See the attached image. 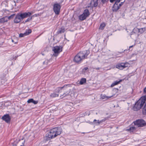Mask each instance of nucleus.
<instances>
[{"instance_id": "f257e3e1", "label": "nucleus", "mask_w": 146, "mask_h": 146, "mask_svg": "<svg viewBox=\"0 0 146 146\" xmlns=\"http://www.w3.org/2000/svg\"><path fill=\"white\" fill-rule=\"evenodd\" d=\"M70 87V85H66L62 87L57 88L56 90V92L59 93L60 97H63L68 95Z\"/></svg>"}, {"instance_id": "f03ea898", "label": "nucleus", "mask_w": 146, "mask_h": 146, "mask_svg": "<svg viewBox=\"0 0 146 146\" xmlns=\"http://www.w3.org/2000/svg\"><path fill=\"white\" fill-rule=\"evenodd\" d=\"M62 131V129L60 128H54L47 131V137L50 139L54 138L60 135Z\"/></svg>"}, {"instance_id": "7ed1b4c3", "label": "nucleus", "mask_w": 146, "mask_h": 146, "mask_svg": "<svg viewBox=\"0 0 146 146\" xmlns=\"http://www.w3.org/2000/svg\"><path fill=\"white\" fill-rule=\"evenodd\" d=\"M145 97H141L135 104L133 107V110L135 111L139 110L142 107L143 105L145 104Z\"/></svg>"}, {"instance_id": "20e7f679", "label": "nucleus", "mask_w": 146, "mask_h": 146, "mask_svg": "<svg viewBox=\"0 0 146 146\" xmlns=\"http://www.w3.org/2000/svg\"><path fill=\"white\" fill-rule=\"evenodd\" d=\"M89 53L90 51L88 50L86 51V53L85 54L80 52L75 56L74 58V61L76 62H79L85 58Z\"/></svg>"}, {"instance_id": "39448f33", "label": "nucleus", "mask_w": 146, "mask_h": 146, "mask_svg": "<svg viewBox=\"0 0 146 146\" xmlns=\"http://www.w3.org/2000/svg\"><path fill=\"white\" fill-rule=\"evenodd\" d=\"M15 17L13 21L14 23H19L23 19L21 12L15 14Z\"/></svg>"}, {"instance_id": "423d86ee", "label": "nucleus", "mask_w": 146, "mask_h": 146, "mask_svg": "<svg viewBox=\"0 0 146 146\" xmlns=\"http://www.w3.org/2000/svg\"><path fill=\"white\" fill-rule=\"evenodd\" d=\"M52 50L54 52L53 55L57 56L62 51V48L61 46H56L53 47Z\"/></svg>"}, {"instance_id": "0eeeda50", "label": "nucleus", "mask_w": 146, "mask_h": 146, "mask_svg": "<svg viewBox=\"0 0 146 146\" xmlns=\"http://www.w3.org/2000/svg\"><path fill=\"white\" fill-rule=\"evenodd\" d=\"M135 126L137 127H142L144 126L146 123L142 119H139L137 120L134 122Z\"/></svg>"}, {"instance_id": "6e6552de", "label": "nucleus", "mask_w": 146, "mask_h": 146, "mask_svg": "<svg viewBox=\"0 0 146 146\" xmlns=\"http://www.w3.org/2000/svg\"><path fill=\"white\" fill-rule=\"evenodd\" d=\"M89 15V13L88 10L86 9L84 10L83 13L79 17V18L80 20L82 21L88 17Z\"/></svg>"}, {"instance_id": "1a4fd4ad", "label": "nucleus", "mask_w": 146, "mask_h": 146, "mask_svg": "<svg viewBox=\"0 0 146 146\" xmlns=\"http://www.w3.org/2000/svg\"><path fill=\"white\" fill-rule=\"evenodd\" d=\"M60 5L58 4H56L54 6L53 10L55 13L58 15L60 13Z\"/></svg>"}, {"instance_id": "9d476101", "label": "nucleus", "mask_w": 146, "mask_h": 146, "mask_svg": "<svg viewBox=\"0 0 146 146\" xmlns=\"http://www.w3.org/2000/svg\"><path fill=\"white\" fill-rule=\"evenodd\" d=\"M1 119L5 121L7 123L10 122L11 118L9 114H6L2 117Z\"/></svg>"}, {"instance_id": "9b49d317", "label": "nucleus", "mask_w": 146, "mask_h": 146, "mask_svg": "<svg viewBox=\"0 0 146 146\" xmlns=\"http://www.w3.org/2000/svg\"><path fill=\"white\" fill-rule=\"evenodd\" d=\"M21 12L23 19L27 17H30L33 13V12Z\"/></svg>"}, {"instance_id": "f8f14e48", "label": "nucleus", "mask_w": 146, "mask_h": 146, "mask_svg": "<svg viewBox=\"0 0 146 146\" xmlns=\"http://www.w3.org/2000/svg\"><path fill=\"white\" fill-rule=\"evenodd\" d=\"M127 64V63H123L118 64L116 65V67L120 70H122L127 67V66H126Z\"/></svg>"}, {"instance_id": "ddd939ff", "label": "nucleus", "mask_w": 146, "mask_h": 146, "mask_svg": "<svg viewBox=\"0 0 146 146\" xmlns=\"http://www.w3.org/2000/svg\"><path fill=\"white\" fill-rule=\"evenodd\" d=\"M119 2L117 1V0H116L115 3L114 4L112 8L113 12H116L119 9V6L117 4Z\"/></svg>"}, {"instance_id": "4468645a", "label": "nucleus", "mask_w": 146, "mask_h": 146, "mask_svg": "<svg viewBox=\"0 0 146 146\" xmlns=\"http://www.w3.org/2000/svg\"><path fill=\"white\" fill-rule=\"evenodd\" d=\"M8 21L7 16H5L1 18H0V23H4Z\"/></svg>"}, {"instance_id": "2eb2a0df", "label": "nucleus", "mask_w": 146, "mask_h": 146, "mask_svg": "<svg viewBox=\"0 0 146 146\" xmlns=\"http://www.w3.org/2000/svg\"><path fill=\"white\" fill-rule=\"evenodd\" d=\"M27 102L28 103H33L34 104H37L38 103V101H35L33 99L31 98L28 100Z\"/></svg>"}, {"instance_id": "dca6fc26", "label": "nucleus", "mask_w": 146, "mask_h": 146, "mask_svg": "<svg viewBox=\"0 0 146 146\" xmlns=\"http://www.w3.org/2000/svg\"><path fill=\"white\" fill-rule=\"evenodd\" d=\"M65 31V28L63 27H62L61 28H59L57 32V33L58 34H59L60 33H63Z\"/></svg>"}, {"instance_id": "f3484780", "label": "nucleus", "mask_w": 146, "mask_h": 146, "mask_svg": "<svg viewBox=\"0 0 146 146\" xmlns=\"http://www.w3.org/2000/svg\"><path fill=\"white\" fill-rule=\"evenodd\" d=\"M137 128L135 126L134 127H130L129 129H127V130L130 132H133Z\"/></svg>"}, {"instance_id": "a211bd4d", "label": "nucleus", "mask_w": 146, "mask_h": 146, "mask_svg": "<svg viewBox=\"0 0 146 146\" xmlns=\"http://www.w3.org/2000/svg\"><path fill=\"white\" fill-rule=\"evenodd\" d=\"M98 0H93L91 3L92 5L95 7L97 6L98 5Z\"/></svg>"}, {"instance_id": "6ab92c4d", "label": "nucleus", "mask_w": 146, "mask_h": 146, "mask_svg": "<svg viewBox=\"0 0 146 146\" xmlns=\"http://www.w3.org/2000/svg\"><path fill=\"white\" fill-rule=\"evenodd\" d=\"M112 96H106L105 95H101V98L102 99L107 100V99H108L109 98H111Z\"/></svg>"}, {"instance_id": "aec40b11", "label": "nucleus", "mask_w": 146, "mask_h": 146, "mask_svg": "<svg viewBox=\"0 0 146 146\" xmlns=\"http://www.w3.org/2000/svg\"><path fill=\"white\" fill-rule=\"evenodd\" d=\"M75 92L73 90L70 91L69 92L68 95H70L71 97H74L75 94Z\"/></svg>"}, {"instance_id": "412c9836", "label": "nucleus", "mask_w": 146, "mask_h": 146, "mask_svg": "<svg viewBox=\"0 0 146 146\" xmlns=\"http://www.w3.org/2000/svg\"><path fill=\"white\" fill-rule=\"evenodd\" d=\"M15 14H13L11 15L9 17L7 16V21H8V20H10L11 19H12L15 16Z\"/></svg>"}, {"instance_id": "4be33fe9", "label": "nucleus", "mask_w": 146, "mask_h": 146, "mask_svg": "<svg viewBox=\"0 0 146 146\" xmlns=\"http://www.w3.org/2000/svg\"><path fill=\"white\" fill-rule=\"evenodd\" d=\"M86 82V79L85 78H82L80 82V84L82 85L83 84H84Z\"/></svg>"}, {"instance_id": "5701e85b", "label": "nucleus", "mask_w": 146, "mask_h": 146, "mask_svg": "<svg viewBox=\"0 0 146 146\" xmlns=\"http://www.w3.org/2000/svg\"><path fill=\"white\" fill-rule=\"evenodd\" d=\"M121 80H120L119 81H116L114 82L111 85V87H113L114 86L117 85L119 83V82H121Z\"/></svg>"}, {"instance_id": "b1692460", "label": "nucleus", "mask_w": 146, "mask_h": 146, "mask_svg": "<svg viewBox=\"0 0 146 146\" xmlns=\"http://www.w3.org/2000/svg\"><path fill=\"white\" fill-rule=\"evenodd\" d=\"M32 32V30L30 29H26V32H25L26 35H29Z\"/></svg>"}, {"instance_id": "393cba45", "label": "nucleus", "mask_w": 146, "mask_h": 146, "mask_svg": "<svg viewBox=\"0 0 146 146\" xmlns=\"http://www.w3.org/2000/svg\"><path fill=\"white\" fill-rule=\"evenodd\" d=\"M59 94H56L55 93H53L51 94L50 95V96L52 98H55L56 97L58 96Z\"/></svg>"}, {"instance_id": "a878e982", "label": "nucleus", "mask_w": 146, "mask_h": 146, "mask_svg": "<svg viewBox=\"0 0 146 146\" xmlns=\"http://www.w3.org/2000/svg\"><path fill=\"white\" fill-rule=\"evenodd\" d=\"M106 26L105 23H102L101 24L100 27V29L101 30H103L104 29V27H105Z\"/></svg>"}, {"instance_id": "bb28decb", "label": "nucleus", "mask_w": 146, "mask_h": 146, "mask_svg": "<svg viewBox=\"0 0 146 146\" xmlns=\"http://www.w3.org/2000/svg\"><path fill=\"white\" fill-rule=\"evenodd\" d=\"M54 106L52 107H50V108H49L47 109V113H48V112H49V113L50 112H52V111H53V110H52V109L53 108H54Z\"/></svg>"}, {"instance_id": "cd10ccee", "label": "nucleus", "mask_w": 146, "mask_h": 146, "mask_svg": "<svg viewBox=\"0 0 146 146\" xmlns=\"http://www.w3.org/2000/svg\"><path fill=\"white\" fill-rule=\"evenodd\" d=\"M145 30V28H142L139 29V32L140 33H142L144 32Z\"/></svg>"}, {"instance_id": "c85d7f7f", "label": "nucleus", "mask_w": 146, "mask_h": 146, "mask_svg": "<svg viewBox=\"0 0 146 146\" xmlns=\"http://www.w3.org/2000/svg\"><path fill=\"white\" fill-rule=\"evenodd\" d=\"M27 36L25 33H20L19 34V37H24V36Z\"/></svg>"}, {"instance_id": "c756f323", "label": "nucleus", "mask_w": 146, "mask_h": 146, "mask_svg": "<svg viewBox=\"0 0 146 146\" xmlns=\"http://www.w3.org/2000/svg\"><path fill=\"white\" fill-rule=\"evenodd\" d=\"M29 17L27 19L28 20L29 22L30 21L32 20V19H33V18L31 16V15L30 17Z\"/></svg>"}, {"instance_id": "7c9ffc66", "label": "nucleus", "mask_w": 146, "mask_h": 146, "mask_svg": "<svg viewBox=\"0 0 146 146\" xmlns=\"http://www.w3.org/2000/svg\"><path fill=\"white\" fill-rule=\"evenodd\" d=\"M18 142L17 143L15 141L13 143H12V146H17V143H18Z\"/></svg>"}, {"instance_id": "2f4dec72", "label": "nucleus", "mask_w": 146, "mask_h": 146, "mask_svg": "<svg viewBox=\"0 0 146 146\" xmlns=\"http://www.w3.org/2000/svg\"><path fill=\"white\" fill-rule=\"evenodd\" d=\"M145 104L143 109V111H145V112L146 113V100L145 102Z\"/></svg>"}, {"instance_id": "473e14b6", "label": "nucleus", "mask_w": 146, "mask_h": 146, "mask_svg": "<svg viewBox=\"0 0 146 146\" xmlns=\"http://www.w3.org/2000/svg\"><path fill=\"white\" fill-rule=\"evenodd\" d=\"M18 56H15V57H14V56H13L12 57V60L14 59L15 60H16Z\"/></svg>"}, {"instance_id": "72a5a7b5", "label": "nucleus", "mask_w": 146, "mask_h": 146, "mask_svg": "<svg viewBox=\"0 0 146 146\" xmlns=\"http://www.w3.org/2000/svg\"><path fill=\"white\" fill-rule=\"evenodd\" d=\"M38 15H39V14H35L32 16L31 15V16L32 17V18H33V17H37Z\"/></svg>"}, {"instance_id": "f704fd0d", "label": "nucleus", "mask_w": 146, "mask_h": 146, "mask_svg": "<svg viewBox=\"0 0 146 146\" xmlns=\"http://www.w3.org/2000/svg\"><path fill=\"white\" fill-rule=\"evenodd\" d=\"M29 21H28V20L27 19H26L25 21H23V23L24 24H25L27 22H29Z\"/></svg>"}, {"instance_id": "c9c22d12", "label": "nucleus", "mask_w": 146, "mask_h": 146, "mask_svg": "<svg viewBox=\"0 0 146 146\" xmlns=\"http://www.w3.org/2000/svg\"><path fill=\"white\" fill-rule=\"evenodd\" d=\"M124 3V2H121V3H120L119 5H119V7L122 5H123V3Z\"/></svg>"}, {"instance_id": "e433bc0d", "label": "nucleus", "mask_w": 146, "mask_h": 146, "mask_svg": "<svg viewBox=\"0 0 146 146\" xmlns=\"http://www.w3.org/2000/svg\"><path fill=\"white\" fill-rule=\"evenodd\" d=\"M108 0H102V1L103 3H104L106 2H107L108 1Z\"/></svg>"}, {"instance_id": "4c0bfd02", "label": "nucleus", "mask_w": 146, "mask_h": 146, "mask_svg": "<svg viewBox=\"0 0 146 146\" xmlns=\"http://www.w3.org/2000/svg\"><path fill=\"white\" fill-rule=\"evenodd\" d=\"M88 69V68L86 67L84 68V69H83V70L84 71V70H86Z\"/></svg>"}, {"instance_id": "58836bf2", "label": "nucleus", "mask_w": 146, "mask_h": 146, "mask_svg": "<svg viewBox=\"0 0 146 146\" xmlns=\"http://www.w3.org/2000/svg\"><path fill=\"white\" fill-rule=\"evenodd\" d=\"M144 93H146V86L144 89Z\"/></svg>"}, {"instance_id": "ea45409f", "label": "nucleus", "mask_w": 146, "mask_h": 146, "mask_svg": "<svg viewBox=\"0 0 146 146\" xmlns=\"http://www.w3.org/2000/svg\"><path fill=\"white\" fill-rule=\"evenodd\" d=\"M101 122H102V121H99L98 120L97 121V123H98V124H100V123H101Z\"/></svg>"}, {"instance_id": "a19ab883", "label": "nucleus", "mask_w": 146, "mask_h": 146, "mask_svg": "<svg viewBox=\"0 0 146 146\" xmlns=\"http://www.w3.org/2000/svg\"><path fill=\"white\" fill-rule=\"evenodd\" d=\"M41 54H42V55H43V56L44 55H45V54H44V53H43V52H41Z\"/></svg>"}, {"instance_id": "79ce46f5", "label": "nucleus", "mask_w": 146, "mask_h": 146, "mask_svg": "<svg viewBox=\"0 0 146 146\" xmlns=\"http://www.w3.org/2000/svg\"><path fill=\"white\" fill-rule=\"evenodd\" d=\"M13 3H14V4L15 5V6L16 5V3H15V1H14V2H13Z\"/></svg>"}, {"instance_id": "37998d69", "label": "nucleus", "mask_w": 146, "mask_h": 146, "mask_svg": "<svg viewBox=\"0 0 146 146\" xmlns=\"http://www.w3.org/2000/svg\"><path fill=\"white\" fill-rule=\"evenodd\" d=\"M96 121H97V120H96V119H94V122H95Z\"/></svg>"}, {"instance_id": "c03bdc74", "label": "nucleus", "mask_w": 146, "mask_h": 146, "mask_svg": "<svg viewBox=\"0 0 146 146\" xmlns=\"http://www.w3.org/2000/svg\"><path fill=\"white\" fill-rule=\"evenodd\" d=\"M24 143H25V141H24L23 143H22V144H23V145H24Z\"/></svg>"}, {"instance_id": "a18cd8bd", "label": "nucleus", "mask_w": 146, "mask_h": 146, "mask_svg": "<svg viewBox=\"0 0 146 146\" xmlns=\"http://www.w3.org/2000/svg\"><path fill=\"white\" fill-rule=\"evenodd\" d=\"M133 46H130L129 48H130L131 47H132Z\"/></svg>"}, {"instance_id": "49530a36", "label": "nucleus", "mask_w": 146, "mask_h": 146, "mask_svg": "<svg viewBox=\"0 0 146 146\" xmlns=\"http://www.w3.org/2000/svg\"><path fill=\"white\" fill-rule=\"evenodd\" d=\"M45 63V61H44L43 62V64H44Z\"/></svg>"}, {"instance_id": "de8ad7c7", "label": "nucleus", "mask_w": 146, "mask_h": 146, "mask_svg": "<svg viewBox=\"0 0 146 146\" xmlns=\"http://www.w3.org/2000/svg\"><path fill=\"white\" fill-rule=\"evenodd\" d=\"M12 42H14V40H12Z\"/></svg>"}, {"instance_id": "09e8293b", "label": "nucleus", "mask_w": 146, "mask_h": 146, "mask_svg": "<svg viewBox=\"0 0 146 146\" xmlns=\"http://www.w3.org/2000/svg\"><path fill=\"white\" fill-rule=\"evenodd\" d=\"M20 146H24V145H21Z\"/></svg>"}, {"instance_id": "8fccbe9b", "label": "nucleus", "mask_w": 146, "mask_h": 146, "mask_svg": "<svg viewBox=\"0 0 146 146\" xmlns=\"http://www.w3.org/2000/svg\"><path fill=\"white\" fill-rule=\"evenodd\" d=\"M20 141V140H19V141Z\"/></svg>"}]
</instances>
